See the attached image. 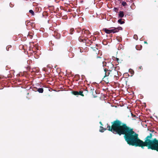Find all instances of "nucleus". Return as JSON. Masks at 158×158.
<instances>
[{"label":"nucleus","mask_w":158,"mask_h":158,"mask_svg":"<svg viewBox=\"0 0 158 158\" xmlns=\"http://www.w3.org/2000/svg\"><path fill=\"white\" fill-rule=\"evenodd\" d=\"M111 123V126L107 124V127L105 128L100 126V131L103 132L107 130L119 136L124 135L125 141L129 145L140 147L143 149L144 147H147L148 149L158 152V140L156 138L152 139V133H150L145 138L144 142L139 138L138 134L135 132L133 128L121 121L116 119L112 122Z\"/></svg>","instance_id":"1"},{"label":"nucleus","mask_w":158,"mask_h":158,"mask_svg":"<svg viewBox=\"0 0 158 158\" xmlns=\"http://www.w3.org/2000/svg\"><path fill=\"white\" fill-rule=\"evenodd\" d=\"M106 75H110L112 78L118 75V72L115 69L110 71H106Z\"/></svg>","instance_id":"2"},{"label":"nucleus","mask_w":158,"mask_h":158,"mask_svg":"<svg viewBox=\"0 0 158 158\" xmlns=\"http://www.w3.org/2000/svg\"><path fill=\"white\" fill-rule=\"evenodd\" d=\"M105 63V64H103V66L104 65L106 67V68L105 69H106V71H110L115 69L114 65L112 63Z\"/></svg>","instance_id":"3"},{"label":"nucleus","mask_w":158,"mask_h":158,"mask_svg":"<svg viewBox=\"0 0 158 158\" xmlns=\"http://www.w3.org/2000/svg\"><path fill=\"white\" fill-rule=\"evenodd\" d=\"M104 70L105 73L103 80L106 83H108L109 82L111 81L112 78L110 75H106V69H104Z\"/></svg>","instance_id":"4"},{"label":"nucleus","mask_w":158,"mask_h":158,"mask_svg":"<svg viewBox=\"0 0 158 158\" xmlns=\"http://www.w3.org/2000/svg\"><path fill=\"white\" fill-rule=\"evenodd\" d=\"M111 33H115L118 32L119 30H122V27H112L110 28Z\"/></svg>","instance_id":"5"},{"label":"nucleus","mask_w":158,"mask_h":158,"mask_svg":"<svg viewBox=\"0 0 158 158\" xmlns=\"http://www.w3.org/2000/svg\"><path fill=\"white\" fill-rule=\"evenodd\" d=\"M84 35H85H85L87 36L88 35H89L90 34L89 31L87 30H85L84 31Z\"/></svg>","instance_id":"6"},{"label":"nucleus","mask_w":158,"mask_h":158,"mask_svg":"<svg viewBox=\"0 0 158 158\" xmlns=\"http://www.w3.org/2000/svg\"><path fill=\"white\" fill-rule=\"evenodd\" d=\"M124 14L123 11H120L118 14V16L121 18H122L124 17Z\"/></svg>","instance_id":"7"},{"label":"nucleus","mask_w":158,"mask_h":158,"mask_svg":"<svg viewBox=\"0 0 158 158\" xmlns=\"http://www.w3.org/2000/svg\"><path fill=\"white\" fill-rule=\"evenodd\" d=\"M103 31H105V33H106L107 34H110L111 33L110 31V29H108L107 28H103L102 30Z\"/></svg>","instance_id":"8"},{"label":"nucleus","mask_w":158,"mask_h":158,"mask_svg":"<svg viewBox=\"0 0 158 158\" xmlns=\"http://www.w3.org/2000/svg\"><path fill=\"white\" fill-rule=\"evenodd\" d=\"M85 36V35H81V36L79 37L78 38V40L80 42H83L84 41V39H83L82 38L83 37Z\"/></svg>","instance_id":"9"},{"label":"nucleus","mask_w":158,"mask_h":158,"mask_svg":"<svg viewBox=\"0 0 158 158\" xmlns=\"http://www.w3.org/2000/svg\"><path fill=\"white\" fill-rule=\"evenodd\" d=\"M142 45H136V46L135 48L137 50H140L142 49Z\"/></svg>","instance_id":"10"},{"label":"nucleus","mask_w":158,"mask_h":158,"mask_svg":"<svg viewBox=\"0 0 158 158\" xmlns=\"http://www.w3.org/2000/svg\"><path fill=\"white\" fill-rule=\"evenodd\" d=\"M122 19H118V23L121 24L124 23L125 22L124 21H122Z\"/></svg>","instance_id":"11"},{"label":"nucleus","mask_w":158,"mask_h":158,"mask_svg":"<svg viewBox=\"0 0 158 158\" xmlns=\"http://www.w3.org/2000/svg\"><path fill=\"white\" fill-rule=\"evenodd\" d=\"M37 91L40 93H42L44 91V89L43 88H40L38 89Z\"/></svg>","instance_id":"12"},{"label":"nucleus","mask_w":158,"mask_h":158,"mask_svg":"<svg viewBox=\"0 0 158 158\" xmlns=\"http://www.w3.org/2000/svg\"><path fill=\"white\" fill-rule=\"evenodd\" d=\"M74 31V29L73 28H71L69 30V33L70 34H73V32Z\"/></svg>","instance_id":"13"},{"label":"nucleus","mask_w":158,"mask_h":158,"mask_svg":"<svg viewBox=\"0 0 158 158\" xmlns=\"http://www.w3.org/2000/svg\"><path fill=\"white\" fill-rule=\"evenodd\" d=\"M83 92H84V93L86 95L88 93V90H87V88H86L84 90Z\"/></svg>","instance_id":"14"},{"label":"nucleus","mask_w":158,"mask_h":158,"mask_svg":"<svg viewBox=\"0 0 158 158\" xmlns=\"http://www.w3.org/2000/svg\"><path fill=\"white\" fill-rule=\"evenodd\" d=\"M83 91H80L78 92V95H81L82 96H84V95L83 94Z\"/></svg>","instance_id":"15"},{"label":"nucleus","mask_w":158,"mask_h":158,"mask_svg":"<svg viewBox=\"0 0 158 158\" xmlns=\"http://www.w3.org/2000/svg\"><path fill=\"white\" fill-rule=\"evenodd\" d=\"M121 4L123 6H126L127 5V3L125 1L123 2Z\"/></svg>","instance_id":"16"},{"label":"nucleus","mask_w":158,"mask_h":158,"mask_svg":"<svg viewBox=\"0 0 158 158\" xmlns=\"http://www.w3.org/2000/svg\"><path fill=\"white\" fill-rule=\"evenodd\" d=\"M73 94L75 95H78V91H73Z\"/></svg>","instance_id":"17"},{"label":"nucleus","mask_w":158,"mask_h":158,"mask_svg":"<svg viewBox=\"0 0 158 158\" xmlns=\"http://www.w3.org/2000/svg\"><path fill=\"white\" fill-rule=\"evenodd\" d=\"M29 12L32 15H34V13L33 10H31L29 11Z\"/></svg>","instance_id":"18"},{"label":"nucleus","mask_w":158,"mask_h":158,"mask_svg":"<svg viewBox=\"0 0 158 158\" xmlns=\"http://www.w3.org/2000/svg\"><path fill=\"white\" fill-rule=\"evenodd\" d=\"M69 56L70 57H72L74 56V54L72 53H70Z\"/></svg>","instance_id":"19"},{"label":"nucleus","mask_w":158,"mask_h":158,"mask_svg":"<svg viewBox=\"0 0 158 158\" xmlns=\"http://www.w3.org/2000/svg\"><path fill=\"white\" fill-rule=\"evenodd\" d=\"M133 38L136 40H137L138 39L137 35H134Z\"/></svg>","instance_id":"20"},{"label":"nucleus","mask_w":158,"mask_h":158,"mask_svg":"<svg viewBox=\"0 0 158 158\" xmlns=\"http://www.w3.org/2000/svg\"><path fill=\"white\" fill-rule=\"evenodd\" d=\"M118 50H121L122 49H123V47L122 45H119L118 47Z\"/></svg>","instance_id":"21"},{"label":"nucleus","mask_w":158,"mask_h":158,"mask_svg":"<svg viewBox=\"0 0 158 158\" xmlns=\"http://www.w3.org/2000/svg\"><path fill=\"white\" fill-rule=\"evenodd\" d=\"M25 24H26L27 26L29 25H30L31 24V23L29 21H27L26 22Z\"/></svg>","instance_id":"22"},{"label":"nucleus","mask_w":158,"mask_h":158,"mask_svg":"<svg viewBox=\"0 0 158 158\" xmlns=\"http://www.w3.org/2000/svg\"><path fill=\"white\" fill-rule=\"evenodd\" d=\"M11 45H8V46H7L6 47V49L7 51H9V48H11Z\"/></svg>","instance_id":"23"},{"label":"nucleus","mask_w":158,"mask_h":158,"mask_svg":"<svg viewBox=\"0 0 158 158\" xmlns=\"http://www.w3.org/2000/svg\"><path fill=\"white\" fill-rule=\"evenodd\" d=\"M54 49L56 51H57L58 50V47L57 46H55Z\"/></svg>","instance_id":"24"},{"label":"nucleus","mask_w":158,"mask_h":158,"mask_svg":"<svg viewBox=\"0 0 158 158\" xmlns=\"http://www.w3.org/2000/svg\"><path fill=\"white\" fill-rule=\"evenodd\" d=\"M94 91V88H92L91 89V91L92 92V95H93V92Z\"/></svg>","instance_id":"25"},{"label":"nucleus","mask_w":158,"mask_h":158,"mask_svg":"<svg viewBox=\"0 0 158 158\" xmlns=\"http://www.w3.org/2000/svg\"><path fill=\"white\" fill-rule=\"evenodd\" d=\"M75 77H77L78 80H79V78L80 77L79 75H75Z\"/></svg>","instance_id":"26"},{"label":"nucleus","mask_w":158,"mask_h":158,"mask_svg":"<svg viewBox=\"0 0 158 158\" xmlns=\"http://www.w3.org/2000/svg\"><path fill=\"white\" fill-rule=\"evenodd\" d=\"M139 69H142V70L143 69H142V66H139Z\"/></svg>","instance_id":"27"},{"label":"nucleus","mask_w":158,"mask_h":158,"mask_svg":"<svg viewBox=\"0 0 158 158\" xmlns=\"http://www.w3.org/2000/svg\"><path fill=\"white\" fill-rule=\"evenodd\" d=\"M94 98H95L97 97V95H95L94 94L92 95Z\"/></svg>","instance_id":"28"},{"label":"nucleus","mask_w":158,"mask_h":158,"mask_svg":"<svg viewBox=\"0 0 158 158\" xmlns=\"http://www.w3.org/2000/svg\"><path fill=\"white\" fill-rule=\"evenodd\" d=\"M114 11H115V12H116L117 11V10H118V9L116 8H114Z\"/></svg>","instance_id":"29"},{"label":"nucleus","mask_w":158,"mask_h":158,"mask_svg":"<svg viewBox=\"0 0 158 158\" xmlns=\"http://www.w3.org/2000/svg\"><path fill=\"white\" fill-rule=\"evenodd\" d=\"M116 60H117L118 61H118L119 60V59L118 58H116Z\"/></svg>","instance_id":"30"},{"label":"nucleus","mask_w":158,"mask_h":158,"mask_svg":"<svg viewBox=\"0 0 158 158\" xmlns=\"http://www.w3.org/2000/svg\"><path fill=\"white\" fill-rule=\"evenodd\" d=\"M29 37L31 39V38H32V35H29Z\"/></svg>","instance_id":"31"},{"label":"nucleus","mask_w":158,"mask_h":158,"mask_svg":"<svg viewBox=\"0 0 158 158\" xmlns=\"http://www.w3.org/2000/svg\"><path fill=\"white\" fill-rule=\"evenodd\" d=\"M99 123L101 125H103L102 124V123L101 122H99Z\"/></svg>","instance_id":"32"},{"label":"nucleus","mask_w":158,"mask_h":158,"mask_svg":"<svg viewBox=\"0 0 158 158\" xmlns=\"http://www.w3.org/2000/svg\"><path fill=\"white\" fill-rule=\"evenodd\" d=\"M89 41H90V42L91 43H92V41L90 40H89Z\"/></svg>","instance_id":"33"},{"label":"nucleus","mask_w":158,"mask_h":158,"mask_svg":"<svg viewBox=\"0 0 158 158\" xmlns=\"http://www.w3.org/2000/svg\"><path fill=\"white\" fill-rule=\"evenodd\" d=\"M144 43L148 44V43L146 41H144Z\"/></svg>","instance_id":"34"},{"label":"nucleus","mask_w":158,"mask_h":158,"mask_svg":"<svg viewBox=\"0 0 158 158\" xmlns=\"http://www.w3.org/2000/svg\"><path fill=\"white\" fill-rule=\"evenodd\" d=\"M132 114V116H133V117H135V115H134L133 114Z\"/></svg>","instance_id":"35"},{"label":"nucleus","mask_w":158,"mask_h":158,"mask_svg":"<svg viewBox=\"0 0 158 158\" xmlns=\"http://www.w3.org/2000/svg\"><path fill=\"white\" fill-rule=\"evenodd\" d=\"M82 34L83 33V31H82Z\"/></svg>","instance_id":"36"},{"label":"nucleus","mask_w":158,"mask_h":158,"mask_svg":"<svg viewBox=\"0 0 158 158\" xmlns=\"http://www.w3.org/2000/svg\"><path fill=\"white\" fill-rule=\"evenodd\" d=\"M98 57H99V58H100V57H98Z\"/></svg>","instance_id":"37"}]
</instances>
